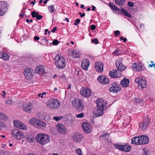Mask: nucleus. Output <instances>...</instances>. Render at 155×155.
<instances>
[{
	"instance_id": "nucleus-61",
	"label": "nucleus",
	"mask_w": 155,
	"mask_h": 155,
	"mask_svg": "<svg viewBox=\"0 0 155 155\" xmlns=\"http://www.w3.org/2000/svg\"><path fill=\"white\" fill-rule=\"evenodd\" d=\"M114 33L116 34V36H117L120 35V32L119 31L117 30L115 31Z\"/></svg>"
},
{
	"instance_id": "nucleus-52",
	"label": "nucleus",
	"mask_w": 155,
	"mask_h": 155,
	"mask_svg": "<svg viewBox=\"0 0 155 155\" xmlns=\"http://www.w3.org/2000/svg\"><path fill=\"white\" fill-rule=\"evenodd\" d=\"M128 5L130 7H133L134 5V3L133 2H128Z\"/></svg>"
},
{
	"instance_id": "nucleus-53",
	"label": "nucleus",
	"mask_w": 155,
	"mask_h": 155,
	"mask_svg": "<svg viewBox=\"0 0 155 155\" xmlns=\"http://www.w3.org/2000/svg\"><path fill=\"white\" fill-rule=\"evenodd\" d=\"M80 21V20L79 19H77L74 22V25H78V24H79Z\"/></svg>"
},
{
	"instance_id": "nucleus-22",
	"label": "nucleus",
	"mask_w": 155,
	"mask_h": 155,
	"mask_svg": "<svg viewBox=\"0 0 155 155\" xmlns=\"http://www.w3.org/2000/svg\"><path fill=\"white\" fill-rule=\"evenodd\" d=\"M46 126V124L43 121L39 120V121L37 123L36 127L38 128L41 130L44 129Z\"/></svg>"
},
{
	"instance_id": "nucleus-6",
	"label": "nucleus",
	"mask_w": 155,
	"mask_h": 155,
	"mask_svg": "<svg viewBox=\"0 0 155 155\" xmlns=\"http://www.w3.org/2000/svg\"><path fill=\"white\" fill-rule=\"evenodd\" d=\"M47 105L51 107H59L61 105L60 101L57 99L52 98L49 100L47 102Z\"/></svg>"
},
{
	"instance_id": "nucleus-48",
	"label": "nucleus",
	"mask_w": 155,
	"mask_h": 155,
	"mask_svg": "<svg viewBox=\"0 0 155 155\" xmlns=\"http://www.w3.org/2000/svg\"><path fill=\"white\" fill-rule=\"evenodd\" d=\"M78 103L79 107H83L84 106L82 101L79 99L78 100Z\"/></svg>"
},
{
	"instance_id": "nucleus-23",
	"label": "nucleus",
	"mask_w": 155,
	"mask_h": 155,
	"mask_svg": "<svg viewBox=\"0 0 155 155\" xmlns=\"http://www.w3.org/2000/svg\"><path fill=\"white\" fill-rule=\"evenodd\" d=\"M140 136L138 137H136L133 138L131 139V143L132 144H134L135 145H141Z\"/></svg>"
},
{
	"instance_id": "nucleus-21",
	"label": "nucleus",
	"mask_w": 155,
	"mask_h": 155,
	"mask_svg": "<svg viewBox=\"0 0 155 155\" xmlns=\"http://www.w3.org/2000/svg\"><path fill=\"white\" fill-rule=\"evenodd\" d=\"M140 140L141 145L147 144L149 141V138L146 135H141L140 136Z\"/></svg>"
},
{
	"instance_id": "nucleus-15",
	"label": "nucleus",
	"mask_w": 155,
	"mask_h": 155,
	"mask_svg": "<svg viewBox=\"0 0 155 155\" xmlns=\"http://www.w3.org/2000/svg\"><path fill=\"white\" fill-rule=\"evenodd\" d=\"M83 137V135L79 133H76L73 134V139L75 142L78 143L81 141Z\"/></svg>"
},
{
	"instance_id": "nucleus-18",
	"label": "nucleus",
	"mask_w": 155,
	"mask_h": 155,
	"mask_svg": "<svg viewBox=\"0 0 155 155\" xmlns=\"http://www.w3.org/2000/svg\"><path fill=\"white\" fill-rule=\"evenodd\" d=\"M90 65L89 61L87 59H84L82 61L81 67L84 70H86L87 69Z\"/></svg>"
},
{
	"instance_id": "nucleus-32",
	"label": "nucleus",
	"mask_w": 155,
	"mask_h": 155,
	"mask_svg": "<svg viewBox=\"0 0 155 155\" xmlns=\"http://www.w3.org/2000/svg\"><path fill=\"white\" fill-rule=\"evenodd\" d=\"M117 5L120 6L122 5L125 3V0H115Z\"/></svg>"
},
{
	"instance_id": "nucleus-44",
	"label": "nucleus",
	"mask_w": 155,
	"mask_h": 155,
	"mask_svg": "<svg viewBox=\"0 0 155 155\" xmlns=\"http://www.w3.org/2000/svg\"><path fill=\"white\" fill-rule=\"evenodd\" d=\"M5 127V124L2 121H0V130L4 129Z\"/></svg>"
},
{
	"instance_id": "nucleus-56",
	"label": "nucleus",
	"mask_w": 155,
	"mask_h": 155,
	"mask_svg": "<svg viewBox=\"0 0 155 155\" xmlns=\"http://www.w3.org/2000/svg\"><path fill=\"white\" fill-rule=\"evenodd\" d=\"M92 42H94L95 44H98V40L97 38L93 39L92 40Z\"/></svg>"
},
{
	"instance_id": "nucleus-14",
	"label": "nucleus",
	"mask_w": 155,
	"mask_h": 155,
	"mask_svg": "<svg viewBox=\"0 0 155 155\" xmlns=\"http://www.w3.org/2000/svg\"><path fill=\"white\" fill-rule=\"evenodd\" d=\"M98 82L103 84H107L109 82V81L108 78L103 75H100L97 78Z\"/></svg>"
},
{
	"instance_id": "nucleus-5",
	"label": "nucleus",
	"mask_w": 155,
	"mask_h": 155,
	"mask_svg": "<svg viewBox=\"0 0 155 155\" xmlns=\"http://www.w3.org/2000/svg\"><path fill=\"white\" fill-rule=\"evenodd\" d=\"M7 4L5 1H2L0 2V15H4L7 11Z\"/></svg>"
},
{
	"instance_id": "nucleus-49",
	"label": "nucleus",
	"mask_w": 155,
	"mask_h": 155,
	"mask_svg": "<svg viewBox=\"0 0 155 155\" xmlns=\"http://www.w3.org/2000/svg\"><path fill=\"white\" fill-rule=\"evenodd\" d=\"M76 117L77 118H82L84 117V114L83 113H81L76 115Z\"/></svg>"
},
{
	"instance_id": "nucleus-26",
	"label": "nucleus",
	"mask_w": 155,
	"mask_h": 155,
	"mask_svg": "<svg viewBox=\"0 0 155 155\" xmlns=\"http://www.w3.org/2000/svg\"><path fill=\"white\" fill-rule=\"evenodd\" d=\"M71 54L74 58H79L80 55L81 53L79 51L74 49L72 52Z\"/></svg>"
},
{
	"instance_id": "nucleus-64",
	"label": "nucleus",
	"mask_w": 155,
	"mask_h": 155,
	"mask_svg": "<svg viewBox=\"0 0 155 155\" xmlns=\"http://www.w3.org/2000/svg\"><path fill=\"white\" fill-rule=\"evenodd\" d=\"M1 94L3 97H5L6 94L5 91H3L1 93Z\"/></svg>"
},
{
	"instance_id": "nucleus-38",
	"label": "nucleus",
	"mask_w": 155,
	"mask_h": 155,
	"mask_svg": "<svg viewBox=\"0 0 155 155\" xmlns=\"http://www.w3.org/2000/svg\"><path fill=\"white\" fill-rule=\"evenodd\" d=\"M142 64L141 63H139L137 64L136 70L137 71H140L142 70Z\"/></svg>"
},
{
	"instance_id": "nucleus-2",
	"label": "nucleus",
	"mask_w": 155,
	"mask_h": 155,
	"mask_svg": "<svg viewBox=\"0 0 155 155\" xmlns=\"http://www.w3.org/2000/svg\"><path fill=\"white\" fill-rule=\"evenodd\" d=\"M36 140L41 145H44L49 142L50 137L46 134L39 133L36 137Z\"/></svg>"
},
{
	"instance_id": "nucleus-19",
	"label": "nucleus",
	"mask_w": 155,
	"mask_h": 155,
	"mask_svg": "<svg viewBox=\"0 0 155 155\" xmlns=\"http://www.w3.org/2000/svg\"><path fill=\"white\" fill-rule=\"evenodd\" d=\"M95 68L97 71L102 72L103 71V65L101 62H96L95 63Z\"/></svg>"
},
{
	"instance_id": "nucleus-1",
	"label": "nucleus",
	"mask_w": 155,
	"mask_h": 155,
	"mask_svg": "<svg viewBox=\"0 0 155 155\" xmlns=\"http://www.w3.org/2000/svg\"><path fill=\"white\" fill-rule=\"evenodd\" d=\"M116 64L118 70L113 69L110 71L109 75L112 78L120 77L121 75V71H124L125 69V67L123 65L120 61H117L116 62Z\"/></svg>"
},
{
	"instance_id": "nucleus-36",
	"label": "nucleus",
	"mask_w": 155,
	"mask_h": 155,
	"mask_svg": "<svg viewBox=\"0 0 155 155\" xmlns=\"http://www.w3.org/2000/svg\"><path fill=\"white\" fill-rule=\"evenodd\" d=\"M26 140L30 143H32L35 140V139L33 137H26Z\"/></svg>"
},
{
	"instance_id": "nucleus-4",
	"label": "nucleus",
	"mask_w": 155,
	"mask_h": 155,
	"mask_svg": "<svg viewBox=\"0 0 155 155\" xmlns=\"http://www.w3.org/2000/svg\"><path fill=\"white\" fill-rule=\"evenodd\" d=\"M135 81L138 84V88L139 89H142L143 88L147 87L146 80L141 76L136 78Z\"/></svg>"
},
{
	"instance_id": "nucleus-43",
	"label": "nucleus",
	"mask_w": 155,
	"mask_h": 155,
	"mask_svg": "<svg viewBox=\"0 0 155 155\" xmlns=\"http://www.w3.org/2000/svg\"><path fill=\"white\" fill-rule=\"evenodd\" d=\"M38 14V13L35 11H33L31 13V16L33 18H36Z\"/></svg>"
},
{
	"instance_id": "nucleus-51",
	"label": "nucleus",
	"mask_w": 155,
	"mask_h": 155,
	"mask_svg": "<svg viewBox=\"0 0 155 155\" xmlns=\"http://www.w3.org/2000/svg\"><path fill=\"white\" fill-rule=\"evenodd\" d=\"M20 127H19L18 128L24 130L26 129V126H25L24 124H23L22 123L20 125Z\"/></svg>"
},
{
	"instance_id": "nucleus-9",
	"label": "nucleus",
	"mask_w": 155,
	"mask_h": 155,
	"mask_svg": "<svg viewBox=\"0 0 155 155\" xmlns=\"http://www.w3.org/2000/svg\"><path fill=\"white\" fill-rule=\"evenodd\" d=\"M81 94L85 97H89L91 94V90L87 87H84L82 88L81 90Z\"/></svg>"
},
{
	"instance_id": "nucleus-34",
	"label": "nucleus",
	"mask_w": 155,
	"mask_h": 155,
	"mask_svg": "<svg viewBox=\"0 0 155 155\" xmlns=\"http://www.w3.org/2000/svg\"><path fill=\"white\" fill-rule=\"evenodd\" d=\"M121 54L120 50L119 48H117L115 51L113 52V54L115 55L118 56Z\"/></svg>"
},
{
	"instance_id": "nucleus-25",
	"label": "nucleus",
	"mask_w": 155,
	"mask_h": 155,
	"mask_svg": "<svg viewBox=\"0 0 155 155\" xmlns=\"http://www.w3.org/2000/svg\"><path fill=\"white\" fill-rule=\"evenodd\" d=\"M39 120L36 118L33 117L29 120V123L31 125L36 127Z\"/></svg>"
},
{
	"instance_id": "nucleus-3",
	"label": "nucleus",
	"mask_w": 155,
	"mask_h": 155,
	"mask_svg": "<svg viewBox=\"0 0 155 155\" xmlns=\"http://www.w3.org/2000/svg\"><path fill=\"white\" fill-rule=\"evenodd\" d=\"M55 64L59 69L64 68L66 65L65 58L62 56L58 55L55 58Z\"/></svg>"
},
{
	"instance_id": "nucleus-57",
	"label": "nucleus",
	"mask_w": 155,
	"mask_h": 155,
	"mask_svg": "<svg viewBox=\"0 0 155 155\" xmlns=\"http://www.w3.org/2000/svg\"><path fill=\"white\" fill-rule=\"evenodd\" d=\"M120 11V10L118 8H117V7H116V8H115V9L114 10V12H115L116 14L119 13Z\"/></svg>"
},
{
	"instance_id": "nucleus-30",
	"label": "nucleus",
	"mask_w": 155,
	"mask_h": 155,
	"mask_svg": "<svg viewBox=\"0 0 155 155\" xmlns=\"http://www.w3.org/2000/svg\"><path fill=\"white\" fill-rule=\"evenodd\" d=\"M121 11L123 12L125 15L129 18H131V15L127 11L124 10L122 8H121Z\"/></svg>"
},
{
	"instance_id": "nucleus-17",
	"label": "nucleus",
	"mask_w": 155,
	"mask_h": 155,
	"mask_svg": "<svg viewBox=\"0 0 155 155\" xmlns=\"http://www.w3.org/2000/svg\"><path fill=\"white\" fill-rule=\"evenodd\" d=\"M97 107H105L107 104L105 101L101 98H98L96 101Z\"/></svg>"
},
{
	"instance_id": "nucleus-63",
	"label": "nucleus",
	"mask_w": 155,
	"mask_h": 155,
	"mask_svg": "<svg viewBox=\"0 0 155 155\" xmlns=\"http://www.w3.org/2000/svg\"><path fill=\"white\" fill-rule=\"evenodd\" d=\"M137 64L136 63L133 64L132 65V68L133 69H136L137 68Z\"/></svg>"
},
{
	"instance_id": "nucleus-11",
	"label": "nucleus",
	"mask_w": 155,
	"mask_h": 155,
	"mask_svg": "<svg viewBox=\"0 0 155 155\" xmlns=\"http://www.w3.org/2000/svg\"><path fill=\"white\" fill-rule=\"evenodd\" d=\"M121 89V87L116 82L112 83L111 84V86L109 88L110 91L116 93L118 91H120Z\"/></svg>"
},
{
	"instance_id": "nucleus-7",
	"label": "nucleus",
	"mask_w": 155,
	"mask_h": 155,
	"mask_svg": "<svg viewBox=\"0 0 155 155\" xmlns=\"http://www.w3.org/2000/svg\"><path fill=\"white\" fill-rule=\"evenodd\" d=\"M150 120L149 118L147 117L144 118L143 122L140 123L139 124V127L142 129V130H146L149 124L150 123Z\"/></svg>"
},
{
	"instance_id": "nucleus-62",
	"label": "nucleus",
	"mask_w": 155,
	"mask_h": 155,
	"mask_svg": "<svg viewBox=\"0 0 155 155\" xmlns=\"http://www.w3.org/2000/svg\"><path fill=\"white\" fill-rule=\"evenodd\" d=\"M95 28L96 26L94 25H93L91 26V28L92 30H95Z\"/></svg>"
},
{
	"instance_id": "nucleus-50",
	"label": "nucleus",
	"mask_w": 155,
	"mask_h": 155,
	"mask_svg": "<svg viewBox=\"0 0 155 155\" xmlns=\"http://www.w3.org/2000/svg\"><path fill=\"white\" fill-rule=\"evenodd\" d=\"M59 41L57 40H54L52 42V44L54 45H58Z\"/></svg>"
},
{
	"instance_id": "nucleus-58",
	"label": "nucleus",
	"mask_w": 155,
	"mask_h": 155,
	"mask_svg": "<svg viewBox=\"0 0 155 155\" xmlns=\"http://www.w3.org/2000/svg\"><path fill=\"white\" fill-rule=\"evenodd\" d=\"M43 18V16L41 15H37L36 18L37 20H41Z\"/></svg>"
},
{
	"instance_id": "nucleus-54",
	"label": "nucleus",
	"mask_w": 155,
	"mask_h": 155,
	"mask_svg": "<svg viewBox=\"0 0 155 155\" xmlns=\"http://www.w3.org/2000/svg\"><path fill=\"white\" fill-rule=\"evenodd\" d=\"M151 63L152 64H149V67H153L154 68H155V63L154 64H153V62L152 61H151Z\"/></svg>"
},
{
	"instance_id": "nucleus-60",
	"label": "nucleus",
	"mask_w": 155,
	"mask_h": 155,
	"mask_svg": "<svg viewBox=\"0 0 155 155\" xmlns=\"http://www.w3.org/2000/svg\"><path fill=\"white\" fill-rule=\"evenodd\" d=\"M78 102V100L74 99V100L72 102V104H73V106H75L76 105V104Z\"/></svg>"
},
{
	"instance_id": "nucleus-8",
	"label": "nucleus",
	"mask_w": 155,
	"mask_h": 155,
	"mask_svg": "<svg viewBox=\"0 0 155 155\" xmlns=\"http://www.w3.org/2000/svg\"><path fill=\"white\" fill-rule=\"evenodd\" d=\"M56 129L61 134H65L67 133L65 127L62 124L58 123L56 125Z\"/></svg>"
},
{
	"instance_id": "nucleus-29",
	"label": "nucleus",
	"mask_w": 155,
	"mask_h": 155,
	"mask_svg": "<svg viewBox=\"0 0 155 155\" xmlns=\"http://www.w3.org/2000/svg\"><path fill=\"white\" fill-rule=\"evenodd\" d=\"M114 147L116 149L123 151V145H120L119 143H116L114 145Z\"/></svg>"
},
{
	"instance_id": "nucleus-35",
	"label": "nucleus",
	"mask_w": 155,
	"mask_h": 155,
	"mask_svg": "<svg viewBox=\"0 0 155 155\" xmlns=\"http://www.w3.org/2000/svg\"><path fill=\"white\" fill-rule=\"evenodd\" d=\"M22 109L26 112L30 113L32 110V107H22Z\"/></svg>"
},
{
	"instance_id": "nucleus-27",
	"label": "nucleus",
	"mask_w": 155,
	"mask_h": 155,
	"mask_svg": "<svg viewBox=\"0 0 155 155\" xmlns=\"http://www.w3.org/2000/svg\"><path fill=\"white\" fill-rule=\"evenodd\" d=\"M8 119V117L6 115L1 112H0V120L5 121L6 120Z\"/></svg>"
},
{
	"instance_id": "nucleus-41",
	"label": "nucleus",
	"mask_w": 155,
	"mask_h": 155,
	"mask_svg": "<svg viewBox=\"0 0 155 155\" xmlns=\"http://www.w3.org/2000/svg\"><path fill=\"white\" fill-rule=\"evenodd\" d=\"M109 5L110 8L113 10V11H114V10L116 8L117 6L111 3H110Z\"/></svg>"
},
{
	"instance_id": "nucleus-20",
	"label": "nucleus",
	"mask_w": 155,
	"mask_h": 155,
	"mask_svg": "<svg viewBox=\"0 0 155 155\" xmlns=\"http://www.w3.org/2000/svg\"><path fill=\"white\" fill-rule=\"evenodd\" d=\"M35 71L37 73L39 74L44 75L45 73V68L42 65H41L37 67L36 68Z\"/></svg>"
},
{
	"instance_id": "nucleus-55",
	"label": "nucleus",
	"mask_w": 155,
	"mask_h": 155,
	"mask_svg": "<svg viewBox=\"0 0 155 155\" xmlns=\"http://www.w3.org/2000/svg\"><path fill=\"white\" fill-rule=\"evenodd\" d=\"M76 109L79 111H82L84 110V107H76Z\"/></svg>"
},
{
	"instance_id": "nucleus-59",
	"label": "nucleus",
	"mask_w": 155,
	"mask_h": 155,
	"mask_svg": "<svg viewBox=\"0 0 155 155\" xmlns=\"http://www.w3.org/2000/svg\"><path fill=\"white\" fill-rule=\"evenodd\" d=\"M45 94H46V93L45 92L41 94H38V97L41 96V98H43V95H44Z\"/></svg>"
},
{
	"instance_id": "nucleus-31",
	"label": "nucleus",
	"mask_w": 155,
	"mask_h": 155,
	"mask_svg": "<svg viewBox=\"0 0 155 155\" xmlns=\"http://www.w3.org/2000/svg\"><path fill=\"white\" fill-rule=\"evenodd\" d=\"M22 123L19 120L14 121V126L17 128L21 127L20 125Z\"/></svg>"
},
{
	"instance_id": "nucleus-10",
	"label": "nucleus",
	"mask_w": 155,
	"mask_h": 155,
	"mask_svg": "<svg viewBox=\"0 0 155 155\" xmlns=\"http://www.w3.org/2000/svg\"><path fill=\"white\" fill-rule=\"evenodd\" d=\"M104 107H97L95 110L93 111L94 117L102 116L104 114Z\"/></svg>"
},
{
	"instance_id": "nucleus-16",
	"label": "nucleus",
	"mask_w": 155,
	"mask_h": 155,
	"mask_svg": "<svg viewBox=\"0 0 155 155\" xmlns=\"http://www.w3.org/2000/svg\"><path fill=\"white\" fill-rule=\"evenodd\" d=\"M82 126L83 129L87 133H90L91 131V127L89 123H84L82 124Z\"/></svg>"
},
{
	"instance_id": "nucleus-12",
	"label": "nucleus",
	"mask_w": 155,
	"mask_h": 155,
	"mask_svg": "<svg viewBox=\"0 0 155 155\" xmlns=\"http://www.w3.org/2000/svg\"><path fill=\"white\" fill-rule=\"evenodd\" d=\"M32 70L31 68H26L24 72L25 77L27 79L29 80L32 76Z\"/></svg>"
},
{
	"instance_id": "nucleus-46",
	"label": "nucleus",
	"mask_w": 155,
	"mask_h": 155,
	"mask_svg": "<svg viewBox=\"0 0 155 155\" xmlns=\"http://www.w3.org/2000/svg\"><path fill=\"white\" fill-rule=\"evenodd\" d=\"M76 152L78 155H83L81 150L80 149L78 148L76 150Z\"/></svg>"
},
{
	"instance_id": "nucleus-33",
	"label": "nucleus",
	"mask_w": 155,
	"mask_h": 155,
	"mask_svg": "<svg viewBox=\"0 0 155 155\" xmlns=\"http://www.w3.org/2000/svg\"><path fill=\"white\" fill-rule=\"evenodd\" d=\"M48 8L49 12L51 13H53L55 10L54 6L52 5L48 6Z\"/></svg>"
},
{
	"instance_id": "nucleus-39",
	"label": "nucleus",
	"mask_w": 155,
	"mask_h": 155,
	"mask_svg": "<svg viewBox=\"0 0 155 155\" xmlns=\"http://www.w3.org/2000/svg\"><path fill=\"white\" fill-rule=\"evenodd\" d=\"M41 119H44L45 120L47 121H49L50 120V116L47 115L45 117H41Z\"/></svg>"
},
{
	"instance_id": "nucleus-47",
	"label": "nucleus",
	"mask_w": 155,
	"mask_h": 155,
	"mask_svg": "<svg viewBox=\"0 0 155 155\" xmlns=\"http://www.w3.org/2000/svg\"><path fill=\"white\" fill-rule=\"evenodd\" d=\"M47 115L45 113H39V117L41 119V117H45V116H46Z\"/></svg>"
},
{
	"instance_id": "nucleus-45",
	"label": "nucleus",
	"mask_w": 155,
	"mask_h": 155,
	"mask_svg": "<svg viewBox=\"0 0 155 155\" xmlns=\"http://www.w3.org/2000/svg\"><path fill=\"white\" fill-rule=\"evenodd\" d=\"M143 155H147L149 153V151L146 148L143 149L142 150Z\"/></svg>"
},
{
	"instance_id": "nucleus-13",
	"label": "nucleus",
	"mask_w": 155,
	"mask_h": 155,
	"mask_svg": "<svg viewBox=\"0 0 155 155\" xmlns=\"http://www.w3.org/2000/svg\"><path fill=\"white\" fill-rule=\"evenodd\" d=\"M12 134L13 137L17 140H20L23 137V134L21 132H20L17 129H14L12 131Z\"/></svg>"
},
{
	"instance_id": "nucleus-42",
	"label": "nucleus",
	"mask_w": 155,
	"mask_h": 155,
	"mask_svg": "<svg viewBox=\"0 0 155 155\" xmlns=\"http://www.w3.org/2000/svg\"><path fill=\"white\" fill-rule=\"evenodd\" d=\"M13 101L11 99H8L5 102V103L7 104V106L13 104Z\"/></svg>"
},
{
	"instance_id": "nucleus-40",
	"label": "nucleus",
	"mask_w": 155,
	"mask_h": 155,
	"mask_svg": "<svg viewBox=\"0 0 155 155\" xmlns=\"http://www.w3.org/2000/svg\"><path fill=\"white\" fill-rule=\"evenodd\" d=\"M63 118V117L62 116H60L59 117L58 116H55L54 117H53V119H54L56 121H58L59 120Z\"/></svg>"
},
{
	"instance_id": "nucleus-24",
	"label": "nucleus",
	"mask_w": 155,
	"mask_h": 155,
	"mask_svg": "<svg viewBox=\"0 0 155 155\" xmlns=\"http://www.w3.org/2000/svg\"><path fill=\"white\" fill-rule=\"evenodd\" d=\"M129 83L128 79L126 78H124L121 81L120 84L123 87H127Z\"/></svg>"
},
{
	"instance_id": "nucleus-28",
	"label": "nucleus",
	"mask_w": 155,
	"mask_h": 155,
	"mask_svg": "<svg viewBox=\"0 0 155 155\" xmlns=\"http://www.w3.org/2000/svg\"><path fill=\"white\" fill-rule=\"evenodd\" d=\"M131 147L126 144L123 145V151L125 152H128L130 150Z\"/></svg>"
},
{
	"instance_id": "nucleus-37",
	"label": "nucleus",
	"mask_w": 155,
	"mask_h": 155,
	"mask_svg": "<svg viewBox=\"0 0 155 155\" xmlns=\"http://www.w3.org/2000/svg\"><path fill=\"white\" fill-rule=\"evenodd\" d=\"M2 57H2V59L4 60H7L9 58V56L8 54L4 53H3Z\"/></svg>"
}]
</instances>
